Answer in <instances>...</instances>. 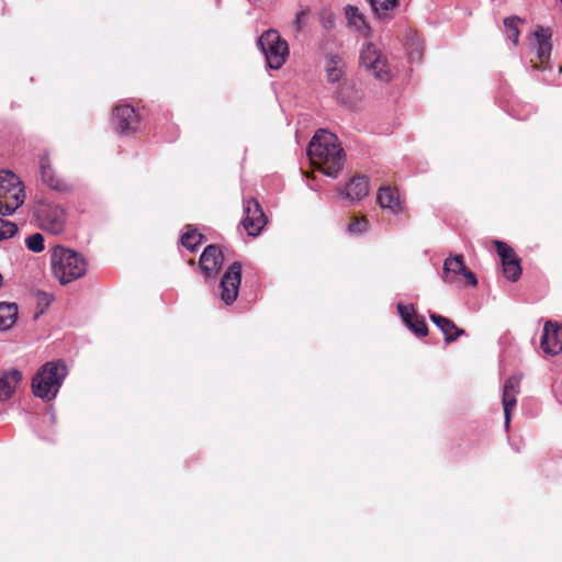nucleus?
<instances>
[{
	"instance_id": "1",
	"label": "nucleus",
	"mask_w": 562,
	"mask_h": 562,
	"mask_svg": "<svg viewBox=\"0 0 562 562\" xmlns=\"http://www.w3.org/2000/svg\"><path fill=\"white\" fill-rule=\"evenodd\" d=\"M307 156L323 173L336 178L342 167L344 149L335 134L321 128L308 144Z\"/></svg>"
},
{
	"instance_id": "2",
	"label": "nucleus",
	"mask_w": 562,
	"mask_h": 562,
	"mask_svg": "<svg viewBox=\"0 0 562 562\" xmlns=\"http://www.w3.org/2000/svg\"><path fill=\"white\" fill-rule=\"evenodd\" d=\"M68 374L63 360L47 361L35 373L31 387L33 394L44 402L53 401Z\"/></svg>"
},
{
	"instance_id": "3",
	"label": "nucleus",
	"mask_w": 562,
	"mask_h": 562,
	"mask_svg": "<svg viewBox=\"0 0 562 562\" xmlns=\"http://www.w3.org/2000/svg\"><path fill=\"white\" fill-rule=\"evenodd\" d=\"M50 262L53 274L61 284L80 279L87 271L86 259L80 254L61 246L54 248Z\"/></svg>"
},
{
	"instance_id": "4",
	"label": "nucleus",
	"mask_w": 562,
	"mask_h": 562,
	"mask_svg": "<svg viewBox=\"0 0 562 562\" xmlns=\"http://www.w3.org/2000/svg\"><path fill=\"white\" fill-rule=\"evenodd\" d=\"M24 188L20 178L10 170L0 171V214L11 215L24 202Z\"/></svg>"
},
{
	"instance_id": "5",
	"label": "nucleus",
	"mask_w": 562,
	"mask_h": 562,
	"mask_svg": "<svg viewBox=\"0 0 562 562\" xmlns=\"http://www.w3.org/2000/svg\"><path fill=\"white\" fill-rule=\"evenodd\" d=\"M257 45L270 69H280L289 56L288 43L281 38L277 30L265 31L258 37Z\"/></svg>"
},
{
	"instance_id": "6",
	"label": "nucleus",
	"mask_w": 562,
	"mask_h": 562,
	"mask_svg": "<svg viewBox=\"0 0 562 562\" xmlns=\"http://www.w3.org/2000/svg\"><path fill=\"white\" fill-rule=\"evenodd\" d=\"M34 214L44 231L57 235L65 229L66 212L61 206L50 202H38Z\"/></svg>"
},
{
	"instance_id": "7",
	"label": "nucleus",
	"mask_w": 562,
	"mask_h": 562,
	"mask_svg": "<svg viewBox=\"0 0 562 562\" xmlns=\"http://www.w3.org/2000/svg\"><path fill=\"white\" fill-rule=\"evenodd\" d=\"M360 63L380 81L389 82L391 80L392 76L386 60L373 44L367 43L362 46Z\"/></svg>"
},
{
	"instance_id": "8",
	"label": "nucleus",
	"mask_w": 562,
	"mask_h": 562,
	"mask_svg": "<svg viewBox=\"0 0 562 562\" xmlns=\"http://www.w3.org/2000/svg\"><path fill=\"white\" fill-rule=\"evenodd\" d=\"M244 216L241 224L249 236H258L267 224V216L263 213L259 202L254 199H244Z\"/></svg>"
},
{
	"instance_id": "9",
	"label": "nucleus",
	"mask_w": 562,
	"mask_h": 562,
	"mask_svg": "<svg viewBox=\"0 0 562 562\" xmlns=\"http://www.w3.org/2000/svg\"><path fill=\"white\" fill-rule=\"evenodd\" d=\"M113 130L120 135H128L139 127V119L135 109L128 104H122L114 108L112 112Z\"/></svg>"
},
{
	"instance_id": "10",
	"label": "nucleus",
	"mask_w": 562,
	"mask_h": 562,
	"mask_svg": "<svg viewBox=\"0 0 562 562\" xmlns=\"http://www.w3.org/2000/svg\"><path fill=\"white\" fill-rule=\"evenodd\" d=\"M240 281L241 266L239 262H233L231 266H228L220 282L221 300L226 305H231L236 301Z\"/></svg>"
},
{
	"instance_id": "11",
	"label": "nucleus",
	"mask_w": 562,
	"mask_h": 562,
	"mask_svg": "<svg viewBox=\"0 0 562 562\" xmlns=\"http://www.w3.org/2000/svg\"><path fill=\"white\" fill-rule=\"evenodd\" d=\"M224 256L216 245H209L200 256V268L205 278L214 277L223 266Z\"/></svg>"
},
{
	"instance_id": "12",
	"label": "nucleus",
	"mask_w": 562,
	"mask_h": 562,
	"mask_svg": "<svg viewBox=\"0 0 562 562\" xmlns=\"http://www.w3.org/2000/svg\"><path fill=\"white\" fill-rule=\"evenodd\" d=\"M397 312L403 323L418 337H425L428 334V327L424 316L416 314L413 304L397 303Z\"/></svg>"
},
{
	"instance_id": "13",
	"label": "nucleus",
	"mask_w": 562,
	"mask_h": 562,
	"mask_svg": "<svg viewBox=\"0 0 562 562\" xmlns=\"http://www.w3.org/2000/svg\"><path fill=\"white\" fill-rule=\"evenodd\" d=\"M541 349L548 355H558L562 351V326H554L548 322L541 336Z\"/></svg>"
},
{
	"instance_id": "14",
	"label": "nucleus",
	"mask_w": 562,
	"mask_h": 562,
	"mask_svg": "<svg viewBox=\"0 0 562 562\" xmlns=\"http://www.w3.org/2000/svg\"><path fill=\"white\" fill-rule=\"evenodd\" d=\"M520 379L516 375L509 376L503 386L502 403L504 407L505 425L509 426L510 412L516 406L517 394L519 392Z\"/></svg>"
},
{
	"instance_id": "15",
	"label": "nucleus",
	"mask_w": 562,
	"mask_h": 562,
	"mask_svg": "<svg viewBox=\"0 0 562 562\" xmlns=\"http://www.w3.org/2000/svg\"><path fill=\"white\" fill-rule=\"evenodd\" d=\"M363 92L358 89L353 82L344 80L339 83L336 91L337 100L349 109H356L361 102Z\"/></svg>"
},
{
	"instance_id": "16",
	"label": "nucleus",
	"mask_w": 562,
	"mask_h": 562,
	"mask_svg": "<svg viewBox=\"0 0 562 562\" xmlns=\"http://www.w3.org/2000/svg\"><path fill=\"white\" fill-rule=\"evenodd\" d=\"M533 48L541 65L548 63L552 49L551 32L549 29L538 27L533 32Z\"/></svg>"
},
{
	"instance_id": "17",
	"label": "nucleus",
	"mask_w": 562,
	"mask_h": 562,
	"mask_svg": "<svg viewBox=\"0 0 562 562\" xmlns=\"http://www.w3.org/2000/svg\"><path fill=\"white\" fill-rule=\"evenodd\" d=\"M22 376V372L18 369L4 370L0 374V402H7L13 396Z\"/></svg>"
},
{
	"instance_id": "18",
	"label": "nucleus",
	"mask_w": 562,
	"mask_h": 562,
	"mask_svg": "<svg viewBox=\"0 0 562 562\" xmlns=\"http://www.w3.org/2000/svg\"><path fill=\"white\" fill-rule=\"evenodd\" d=\"M40 169L41 178L47 187L57 191L69 190L68 183L55 175L54 170L50 167L49 159L46 156H43L41 158Z\"/></svg>"
},
{
	"instance_id": "19",
	"label": "nucleus",
	"mask_w": 562,
	"mask_h": 562,
	"mask_svg": "<svg viewBox=\"0 0 562 562\" xmlns=\"http://www.w3.org/2000/svg\"><path fill=\"white\" fill-rule=\"evenodd\" d=\"M429 317L431 322L442 331L447 344L457 340L458 337L465 334L463 329L458 328L452 321L445 316L430 313Z\"/></svg>"
},
{
	"instance_id": "20",
	"label": "nucleus",
	"mask_w": 562,
	"mask_h": 562,
	"mask_svg": "<svg viewBox=\"0 0 562 562\" xmlns=\"http://www.w3.org/2000/svg\"><path fill=\"white\" fill-rule=\"evenodd\" d=\"M465 268L462 255L446 258L442 267V280L446 283H453L465 271Z\"/></svg>"
},
{
	"instance_id": "21",
	"label": "nucleus",
	"mask_w": 562,
	"mask_h": 562,
	"mask_svg": "<svg viewBox=\"0 0 562 562\" xmlns=\"http://www.w3.org/2000/svg\"><path fill=\"white\" fill-rule=\"evenodd\" d=\"M345 61L338 54H331L326 57L325 72L326 79L330 83H341L345 76Z\"/></svg>"
},
{
	"instance_id": "22",
	"label": "nucleus",
	"mask_w": 562,
	"mask_h": 562,
	"mask_svg": "<svg viewBox=\"0 0 562 562\" xmlns=\"http://www.w3.org/2000/svg\"><path fill=\"white\" fill-rule=\"evenodd\" d=\"M369 193L368 180L364 177L352 178L345 187L341 195L351 201H359Z\"/></svg>"
},
{
	"instance_id": "23",
	"label": "nucleus",
	"mask_w": 562,
	"mask_h": 562,
	"mask_svg": "<svg viewBox=\"0 0 562 562\" xmlns=\"http://www.w3.org/2000/svg\"><path fill=\"white\" fill-rule=\"evenodd\" d=\"M345 15L347 23L350 27H352L358 33L363 36H368L370 34V26L366 21L364 15L359 11V9L355 5H347L345 9Z\"/></svg>"
},
{
	"instance_id": "24",
	"label": "nucleus",
	"mask_w": 562,
	"mask_h": 562,
	"mask_svg": "<svg viewBox=\"0 0 562 562\" xmlns=\"http://www.w3.org/2000/svg\"><path fill=\"white\" fill-rule=\"evenodd\" d=\"M373 14L381 22H387L393 18L398 0H368Z\"/></svg>"
},
{
	"instance_id": "25",
	"label": "nucleus",
	"mask_w": 562,
	"mask_h": 562,
	"mask_svg": "<svg viewBox=\"0 0 562 562\" xmlns=\"http://www.w3.org/2000/svg\"><path fill=\"white\" fill-rule=\"evenodd\" d=\"M376 200L382 209H389L393 213L401 209L398 191L395 188H380Z\"/></svg>"
},
{
	"instance_id": "26",
	"label": "nucleus",
	"mask_w": 562,
	"mask_h": 562,
	"mask_svg": "<svg viewBox=\"0 0 562 562\" xmlns=\"http://www.w3.org/2000/svg\"><path fill=\"white\" fill-rule=\"evenodd\" d=\"M18 319L15 303L0 302V331L10 329Z\"/></svg>"
},
{
	"instance_id": "27",
	"label": "nucleus",
	"mask_w": 562,
	"mask_h": 562,
	"mask_svg": "<svg viewBox=\"0 0 562 562\" xmlns=\"http://www.w3.org/2000/svg\"><path fill=\"white\" fill-rule=\"evenodd\" d=\"M204 236L196 228L191 225L187 226V231L181 236V244L190 251H194L196 247L202 243Z\"/></svg>"
},
{
	"instance_id": "28",
	"label": "nucleus",
	"mask_w": 562,
	"mask_h": 562,
	"mask_svg": "<svg viewBox=\"0 0 562 562\" xmlns=\"http://www.w3.org/2000/svg\"><path fill=\"white\" fill-rule=\"evenodd\" d=\"M521 20L516 16H509L504 19L505 34L508 41H510L514 45L518 44L519 41V29L518 24Z\"/></svg>"
},
{
	"instance_id": "29",
	"label": "nucleus",
	"mask_w": 562,
	"mask_h": 562,
	"mask_svg": "<svg viewBox=\"0 0 562 562\" xmlns=\"http://www.w3.org/2000/svg\"><path fill=\"white\" fill-rule=\"evenodd\" d=\"M503 265V276L513 282L517 281L521 274V267L519 265V259H510L509 261H505Z\"/></svg>"
},
{
	"instance_id": "30",
	"label": "nucleus",
	"mask_w": 562,
	"mask_h": 562,
	"mask_svg": "<svg viewBox=\"0 0 562 562\" xmlns=\"http://www.w3.org/2000/svg\"><path fill=\"white\" fill-rule=\"evenodd\" d=\"M44 241L45 240H44L43 235L40 233H35V234L26 237L25 245L29 250H31L33 252H41L45 248Z\"/></svg>"
},
{
	"instance_id": "31",
	"label": "nucleus",
	"mask_w": 562,
	"mask_h": 562,
	"mask_svg": "<svg viewBox=\"0 0 562 562\" xmlns=\"http://www.w3.org/2000/svg\"><path fill=\"white\" fill-rule=\"evenodd\" d=\"M16 233V224L0 217V241L13 237Z\"/></svg>"
},
{
	"instance_id": "32",
	"label": "nucleus",
	"mask_w": 562,
	"mask_h": 562,
	"mask_svg": "<svg viewBox=\"0 0 562 562\" xmlns=\"http://www.w3.org/2000/svg\"><path fill=\"white\" fill-rule=\"evenodd\" d=\"M495 246H496L497 254L502 259V263L505 261H509L510 259L517 258L514 250L507 244L496 240Z\"/></svg>"
},
{
	"instance_id": "33",
	"label": "nucleus",
	"mask_w": 562,
	"mask_h": 562,
	"mask_svg": "<svg viewBox=\"0 0 562 562\" xmlns=\"http://www.w3.org/2000/svg\"><path fill=\"white\" fill-rule=\"evenodd\" d=\"M319 21L326 31H330L336 25V15L330 10H323L319 14Z\"/></svg>"
},
{
	"instance_id": "34",
	"label": "nucleus",
	"mask_w": 562,
	"mask_h": 562,
	"mask_svg": "<svg viewBox=\"0 0 562 562\" xmlns=\"http://www.w3.org/2000/svg\"><path fill=\"white\" fill-rule=\"evenodd\" d=\"M367 221L364 217L355 218L347 227V232L351 235H360L367 229Z\"/></svg>"
},
{
	"instance_id": "35",
	"label": "nucleus",
	"mask_w": 562,
	"mask_h": 562,
	"mask_svg": "<svg viewBox=\"0 0 562 562\" xmlns=\"http://www.w3.org/2000/svg\"><path fill=\"white\" fill-rule=\"evenodd\" d=\"M462 276L464 277V279L467 280V283L470 285V286H476L477 284V279L475 277V274L473 272H471L470 270H468L465 268V271H463Z\"/></svg>"
},
{
	"instance_id": "36",
	"label": "nucleus",
	"mask_w": 562,
	"mask_h": 562,
	"mask_svg": "<svg viewBox=\"0 0 562 562\" xmlns=\"http://www.w3.org/2000/svg\"><path fill=\"white\" fill-rule=\"evenodd\" d=\"M552 392L557 401L562 404V381L552 384Z\"/></svg>"
},
{
	"instance_id": "37",
	"label": "nucleus",
	"mask_w": 562,
	"mask_h": 562,
	"mask_svg": "<svg viewBox=\"0 0 562 562\" xmlns=\"http://www.w3.org/2000/svg\"><path fill=\"white\" fill-rule=\"evenodd\" d=\"M306 15V11L304 10H301L300 12L296 13L295 15V27L297 31H301L302 30V19Z\"/></svg>"
},
{
	"instance_id": "38",
	"label": "nucleus",
	"mask_w": 562,
	"mask_h": 562,
	"mask_svg": "<svg viewBox=\"0 0 562 562\" xmlns=\"http://www.w3.org/2000/svg\"><path fill=\"white\" fill-rule=\"evenodd\" d=\"M38 300H45V304H49L48 295L45 292H38Z\"/></svg>"
}]
</instances>
